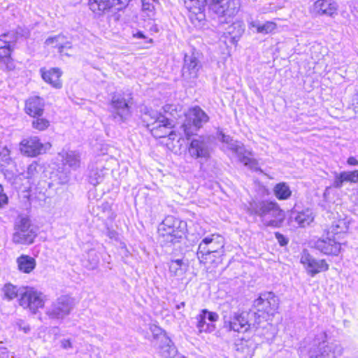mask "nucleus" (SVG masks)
<instances>
[{
    "label": "nucleus",
    "instance_id": "f257e3e1",
    "mask_svg": "<svg viewBox=\"0 0 358 358\" xmlns=\"http://www.w3.org/2000/svg\"><path fill=\"white\" fill-rule=\"evenodd\" d=\"M343 352L341 344L329 341L325 331L317 334L310 343L300 348L301 358H338Z\"/></svg>",
    "mask_w": 358,
    "mask_h": 358
},
{
    "label": "nucleus",
    "instance_id": "f03ea898",
    "mask_svg": "<svg viewBox=\"0 0 358 358\" xmlns=\"http://www.w3.org/2000/svg\"><path fill=\"white\" fill-rule=\"evenodd\" d=\"M248 212L261 218L265 227L280 228L285 219V213L275 201L254 200L250 203Z\"/></svg>",
    "mask_w": 358,
    "mask_h": 358
},
{
    "label": "nucleus",
    "instance_id": "7ed1b4c3",
    "mask_svg": "<svg viewBox=\"0 0 358 358\" xmlns=\"http://www.w3.org/2000/svg\"><path fill=\"white\" fill-rule=\"evenodd\" d=\"M225 255L224 239L218 234H211L202 239L196 252L200 264H210L217 268Z\"/></svg>",
    "mask_w": 358,
    "mask_h": 358
},
{
    "label": "nucleus",
    "instance_id": "20e7f679",
    "mask_svg": "<svg viewBox=\"0 0 358 358\" xmlns=\"http://www.w3.org/2000/svg\"><path fill=\"white\" fill-rule=\"evenodd\" d=\"M187 231V222L172 215L166 216L158 227L160 242L164 245L180 242Z\"/></svg>",
    "mask_w": 358,
    "mask_h": 358
},
{
    "label": "nucleus",
    "instance_id": "39448f33",
    "mask_svg": "<svg viewBox=\"0 0 358 358\" xmlns=\"http://www.w3.org/2000/svg\"><path fill=\"white\" fill-rule=\"evenodd\" d=\"M201 53L195 48H192L185 53L182 67V80L188 87L196 86L199 73L202 68Z\"/></svg>",
    "mask_w": 358,
    "mask_h": 358
},
{
    "label": "nucleus",
    "instance_id": "423d86ee",
    "mask_svg": "<svg viewBox=\"0 0 358 358\" xmlns=\"http://www.w3.org/2000/svg\"><path fill=\"white\" fill-rule=\"evenodd\" d=\"M210 120L208 115L199 106L191 107L185 114V120L180 127L186 139H190Z\"/></svg>",
    "mask_w": 358,
    "mask_h": 358
},
{
    "label": "nucleus",
    "instance_id": "0eeeda50",
    "mask_svg": "<svg viewBox=\"0 0 358 358\" xmlns=\"http://www.w3.org/2000/svg\"><path fill=\"white\" fill-rule=\"evenodd\" d=\"M196 137L190 138L188 145V153L194 159L207 162L213 151L216 137L210 134L195 135Z\"/></svg>",
    "mask_w": 358,
    "mask_h": 358
},
{
    "label": "nucleus",
    "instance_id": "6e6552de",
    "mask_svg": "<svg viewBox=\"0 0 358 358\" xmlns=\"http://www.w3.org/2000/svg\"><path fill=\"white\" fill-rule=\"evenodd\" d=\"M131 95V94H129L128 99L121 93H115L112 96L109 103V118L114 122L121 124L131 117V105L132 104Z\"/></svg>",
    "mask_w": 358,
    "mask_h": 358
},
{
    "label": "nucleus",
    "instance_id": "1a4fd4ad",
    "mask_svg": "<svg viewBox=\"0 0 358 358\" xmlns=\"http://www.w3.org/2000/svg\"><path fill=\"white\" fill-rule=\"evenodd\" d=\"M13 241L17 244H31L37 235L36 228L28 217H19L15 222Z\"/></svg>",
    "mask_w": 358,
    "mask_h": 358
},
{
    "label": "nucleus",
    "instance_id": "9d476101",
    "mask_svg": "<svg viewBox=\"0 0 358 358\" xmlns=\"http://www.w3.org/2000/svg\"><path fill=\"white\" fill-rule=\"evenodd\" d=\"M279 307V298L273 292H263L253 301L252 308L261 313L263 320L273 315Z\"/></svg>",
    "mask_w": 358,
    "mask_h": 358
},
{
    "label": "nucleus",
    "instance_id": "9b49d317",
    "mask_svg": "<svg viewBox=\"0 0 358 358\" xmlns=\"http://www.w3.org/2000/svg\"><path fill=\"white\" fill-rule=\"evenodd\" d=\"M240 6L239 0H215L208 7L212 13L217 15L220 23H227V18L235 16Z\"/></svg>",
    "mask_w": 358,
    "mask_h": 358
},
{
    "label": "nucleus",
    "instance_id": "f8f14e48",
    "mask_svg": "<svg viewBox=\"0 0 358 358\" xmlns=\"http://www.w3.org/2000/svg\"><path fill=\"white\" fill-rule=\"evenodd\" d=\"M73 307V299L68 295H62L46 308L45 314L50 319L63 320L71 313Z\"/></svg>",
    "mask_w": 358,
    "mask_h": 358
},
{
    "label": "nucleus",
    "instance_id": "ddd939ff",
    "mask_svg": "<svg viewBox=\"0 0 358 358\" xmlns=\"http://www.w3.org/2000/svg\"><path fill=\"white\" fill-rule=\"evenodd\" d=\"M45 301V296L41 292L31 287H26L22 296L19 299V304L36 313L38 308L44 306Z\"/></svg>",
    "mask_w": 358,
    "mask_h": 358
},
{
    "label": "nucleus",
    "instance_id": "4468645a",
    "mask_svg": "<svg viewBox=\"0 0 358 358\" xmlns=\"http://www.w3.org/2000/svg\"><path fill=\"white\" fill-rule=\"evenodd\" d=\"M131 0H88L90 9L100 16L110 11H120L127 8Z\"/></svg>",
    "mask_w": 358,
    "mask_h": 358
},
{
    "label": "nucleus",
    "instance_id": "2eb2a0df",
    "mask_svg": "<svg viewBox=\"0 0 358 358\" xmlns=\"http://www.w3.org/2000/svg\"><path fill=\"white\" fill-rule=\"evenodd\" d=\"M49 142L42 143L36 136L24 138L20 143V150L22 154L27 157H37L45 153L51 148Z\"/></svg>",
    "mask_w": 358,
    "mask_h": 358
},
{
    "label": "nucleus",
    "instance_id": "dca6fc26",
    "mask_svg": "<svg viewBox=\"0 0 358 358\" xmlns=\"http://www.w3.org/2000/svg\"><path fill=\"white\" fill-rule=\"evenodd\" d=\"M300 263L303 265L308 275L314 277L317 273L327 271L329 268V264L324 259H317L311 255L307 250H303Z\"/></svg>",
    "mask_w": 358,
    "mask_h": 358
},
{
    "label": "nucleus",
    "instance_id": "f3484780",
    "mask_svg": "<svg viewBox=\"0 0 358 358\" xmlns=\"http://www.w3.org/2000/svg\"><path fill=\"white\" fill-rule=\"evenodd\" d=\"M338 7L334 0H317L311 7L310 12L315 17L326 15L334 17L338 14Z\"/></svg>",
    "mask_w": 358,
    "mask_h": 358
},
{
    "label": "nucleus",
    "instance_id": "a211bd4d",
    "mask_svg": "<svg viewBox=\"0 0 358 358\" xmlns=\"http://www.w3.org/2000/svg\"><path fill=\"white\" fill-rule=\"evenodd\" d=\"M315 248L324 255L333 256H338L341 250L340 243L336 241L335 237L332 238L329 232H327V238L315 241Z\"/></svg>",
    "mask_w": 358,
    "mask_h": 358
},
{
    "label": "nucleus",
    "instance_id": "6ab92c4d",
    "mask_svg": "<svg viewBox=\"0 0 358 358\" xmlns=\"http://www.w3.org/2000/svg\"><path fill=\"white\" fill-rule=\"evenodd\" d=\"M15 162L10 157V150L6 146L0 145V171L10 179L14 176Z\"/></svg>",
    "mask_w": 358,
    "mask_h": 358
},
{
    "label": "nucleus",
    "instance_id": "aec40b11",
    "mask_svg": "<svg viewBox=\"0 0 358 358\" xmlns=\"http://www.w3.org/2000/svg\"><path fill=\"white\" fill-rule=\"evenodd\" d=\"M45 101L38 96H31L25 101L24 112L30 117L42 116L44 113Z\"/></svg>",
    "mask_w": 358,
    "mask_h": 358
},
{
    "label": "nucleus",
    "instance_id": "412c9836",
    "mask_svg": "<svg viewBox=\"0 0 358 358\" xmlns=\"http://www.w3.org/2000/svg\"><path fill=\"white\" fill-rule=\"evenodd\" d=\"M13 50L14 47L0 39V62L4 66L3 71H11L15 69L14 59L11 57Z\"/></svg>",
    "mask_w": 358,
    "mask_h": 358
},
{
    "label": "nucleus",
    "instance_id": "4be33fe9",
    "mask_svg": "<svg viewBox=\"0 0 358 358\" xmlns=\"http://www.w3.org/2000/svg\"><path fill=\"white\" fill-rule=\"evenodd\" d=\"M187 8H189V19L195 27H201L205 22L206 15L204 13V8L206 5H197L196 3H190L187 1Z\"/></svg>",
    "mask_w": 358,
    "mask_h": 358
},
{
    "label": "nucleus",
    "instance_id": "5701e85b",
    "mask_svg": "<svg viewBox=\"0 0 358 358\" xmlns=\"http://www.w3.org/2000/svg\"><path fill=\"white\" fill-rule=\"evenodd\" d=\"M40 71L41 73L42 78L45 82L50 84L55 88L59 89L62 87V84L60 80L62 71L59 69L52 68L48 71H44L43 69H41Z\"/></svg>",
    "mask_w": 358,
    "mask_h": 358
},
{
    "label": "nucleus",
    "instance_id": "b1692460",
    "mask_svg": "<svg viewBox=\"0 0 358 358\" xmlns=\"http://www.w3.org/2000/svg\"><path fill=\"white\" fill-rule=\"evenodd\" d=\"M174 127V121L171 117L163 115L159 112L157 120L155 122V125L152 127L151 131L153 135L158 137H164V135L159 134L162 128H173Z\"/></svg>",
    "mask_w": 358,
    "mask_h": 358
},
{
    "label": "nucleus",
    "instance_id": "393cba45",
    "mask_svg": "<svg viewBox=\"0 0 358 358\" xmlns=\"http://www.w3.org/2000/svg\"><path fill=\"white\" fill-rule=\"evenodd\" d=\"M105 176L104 169L102 166L92 164L88 167L87 180L89 183L96 186L103 182Z\"/></svg>",
    "mask_w": 358,
    "mask_h": 358
},
{
    "label": "nucleus",
    "instance_id": "a878e982",
    "mask_svg": "<svg viewBox=\"0 0 358 358\" xmlns=\"http://www.w3.org/2000/svg\"><path fill=\"white\" fill-rule=\"evenodd\" d=\"M245 31V25L241 22H236L229 25L226 29L224 34L228 35L229 41L236 44Z\"/></svg>",
    "mask_w": 358,
    "mask_h": 358
},
{
    "label": "nucleus",
    "instance_id": "bb28decb",
    "mask_svg": "<svg viewBox=\"0 0 358 358\" xmlns=\"http://www.w3.org/2000/svg\"><path fill=\"white\" fill-rule=\"evenodd\" d=\"M235 153L239 162L244 166H248L250 169H255L257 166L258 163L257 160L251 157L252 155V152L246 150L243 144Z\"/></svg>",
    "mask_w": 358,
    "mask_h": 358
},
{
    "label": "nucleus",
    "instance_id": "cd10ccee",
    "mask_svg": "<svg viewBox=\"0 0 358 358\" xmlns=\"http://www.w3.org/2000/svg\"><path fill=\"white\" fill-rule=\"evenodd\" d=\"M358 182V171L355 170L352 171H342L335 176L334 181V187L336 188H341L343 182Z\"/></svg>",
    "mask_w": 358,
    "mask_h": 358
},
{
    "label": "nucleus",
    "instance_id": "c85d7f7f",
    "mask_svg": "<svg viewBox=\"0 0 358 358\" xmlns=\"http://www.w3.org/2000/svg\"><path fill=\"white\" fill-rule=\"evenodd\" d=\"M164 340L159 342V350L164 358L174 357L177 354V348L169 336L163 337Z\"/></svg>",
    "mask_w": 358,
    "mask_h": 358
},
{
    "label": "nucleus",
    "instance_id": "c756f323",
    "mask_svg": "<svg viewBox=\"0 0 358 358\" xmlns=\"http://www.w3.org/2000/svg\"><path fill=\"white\" fill-rule=\"evenodd\" d=\"M25 288L26 287H17L10 282L6 283L1 289V292L3 294V299L8 301H12L17 296L20 298Z\"/></svg>",
    "mask_w": 358,
    "mask_h": 358
},
{
    "label": "nucleus",
    "instance_id": "7c9ffc66",
    "mask_svg": "<svg viewBox=\"0 0 358 358\" xmlns=\"http://www.w3.org/2000/svg\"><path fill=\"white\" fill-rule=\"evenodd\" d=\"M99 264V255L95 249H90L83 255L82 264L88 270H94L97 268Z\"/></svg>",
    "mask_w": 358,
    "mask_h": 358
},
{
    "label": "nucleus",
    "instance_id": "2f4dec72",
    "mask_svg": "<svg viewBox=\"0 0 358 358\" xmlns=\"http://www.w3.org/2000/svg\"><path fill=\"white\" fill-rule=\"evenodd\" d=\"M18 269L24 273H29L36 267V263L34 257L22 255L17 259Z\"/></svg>",
    "mask_w": 358,
    "mask_h": 358
},
{
    "label": "nucleus",
    "instance_id": "473e14b6",
    "mask_svg": "<svg viewBox=\"0 0 358 358\" xmlns=\"http://www.w3.org/2000/svg\"><path fill=\"white\" fill-rule=\"evenodd\" d=\"M187 260L184 259H172L169 262V271L175 276L184 275L188 269Z\"/></svg>",
    "mask_w": 358,
    "mask_h": 358
},
{
    "label": "nucleus",
    "instance_id": "72a5a7b5",
    "mask_svg": "<svg viewBox=\"0 0 358 358\" xmlns=\"http://www.w3.org/2000/svg\"><path fill=\"white\" fill-rule=\"evenodd\" d=\"M248 22L250 29L255 28L257 33L264 34L271 33L276 28V24L270 21L262 24L259 20H254L250 17Z\"/></svg>",
    "mask_w": 358,
    "mask_h": 358
},
{
    "label": "nucleus",
    "instance_id": "f704fd0d",
    "mask_svg": "<svg viewBox=\"0 0 358 358\" xmlns=\"http://www.w3.org/2000/svg\"><path fill=\"white\" fill-rule=\"evenodd\" d=\"M223 328L227 331H236V332H245L244 328L239 322L234 320V313L230 312L229 314L227 313L222 315Z\"/></svg>",
    "mask_w": 358,
    "mask_h": 358
},
{
    "label": "nucleus",
    "instance_id": "c9c22d12",
    "mask_svg": "<svg viewBox=\"0 0 358 358\" xmlns=\"http://www.w3.org/2000/svg\"><path fill=\"white\" fill-rule=\"evenodd\" d=\"M64 36L62 35L50 36L45 40V44L57 48L61 54L68 55V53L64 52V49L70 48L71 45L69 42L64 43Z\"/></svg>",
    "mask_w": 358,
    "mask_h": 358
},
{
    "label": "nucleus",
    "instance_id": "e433bc0d",
    "mask_svg": "<svg viewBox=\"0 0 358 358\" xmlns=\"http://www.w3.org/2000/svg\"><path fill=\"white\" fill-rule=\"evenodd\" d=\"M273 194L280 201L289 199L292 194L289 186L285 182L277 183L273 189Z\"/></svg>",
    "mask_w": 358,
    "mask_h": 358
},
{
    "label": "nucleus",
    "instance_id": "4c0bfd02",
    "mask_svg": "<svg viewBox=\"0 0 358 358\" xmlns=\"http://www.w3.org/2000/svg\"><path fill=\"white\" fill-rule=\"evenodd\" d=\"M65 164L73 170L78 169L80 166V155L76 151H69L64 158Z\"/></svg>",
    "mask_w": 358,
    "mask_h": 358
},
{
    "label": "nucleus",
    "instance_id": "58836bf2",
    "mask_svg": "<svg viewBox=\"0 0 358 358\" xmlns=\"http://www.w3.org/2000/svg\"><path fill=\"white\" fill-rule=\"evenodd\" d=\"M202 315L199 314L196 317V327L198 329L199 333H212L216 329L215 324L210 323L208 320H203V322L200 323Z\"/></svg>",
    "mask_w": 358,
    "mask_h": 358
},
{
    "label": "nucleus",
    "instance_id": "ea45409f",
    "mask_svg": "<svg viewBox=\"0 0 358 358\" xmlns=\"http://www.w3.org/2000/svg\"><path fill=\"white\" fill-rule=\"evenodd\" d=\"M246 315H248V317L249 329H257L258 325L261 323L262 320H263L261 313L255 309H250L249 311H246Z\"/></svg>",
    "mask_w": 358,
    "mask_h": 358
},
{
    "label": "nucleus",
    "instance_id": "a19ab883",
    "mask_svg": "<svg viewBox=\"0 0 358 358\" xmlns=\"http://www.w3.org/2000/svg\"><path fill=\"white\" fill-rule=\"evenodd\" d=\"M33 120L31 121V127L33 129L38 130L39 131H45L47 129L50 125V121L43 117L42 116H35L32 117Z\"/></svg>",
    "mask_w": 358,
    "mask_h": 358
},
{
    "label": "nucleus",
    "instance_id": "79ce46f5",
    "mask_svg": "<svg viewBox=\"0 0 358 358\" xmlns=\"http://www.w3.org/2000/svg\"><path fill=\"white\" fill-rule=\"evenodd\" d=\"M199 314L202 315L200 323L203 322V320H208L210 323L215 324L219 319V315L216 312L210 311L206 308L202 309Z\"/></svg>",
    "mask_w": 358,
    "mask_h": 358
},
{
    "label": "nucleus",
    "instance_id": "37998d69",
    "mask_svg": "<svg viewBox=\"0 0 358 358\" xmlns=\"http://www.w3.org/2000/svg\"><path fill=\"white\" fill-rule=\"evenodd\" d=\"M313 218L310 215L304 212L298 213L294 217V220L301 227H304L306 225H308L313 221Z\"/></svg>",
    "mask_w": 358,
    "mask_h": 358
},
{
    "label": "nucleus",
    "instance_id": "c03bdc74",
    "mask_svg": "<svg viewBox=\"0 0 358 358\" xmlns=\"http://www.w3.org/2000/svg\"><path fill=\"white\" fill-rule=\"evenodd\" d=\"M232 313H234V320L240 322L242 327L244 328V331H248L250 329L248 327V315H246V311H243L241 313L236 312Z\"/></svg>",
    "mask_w": 358,
    "mask_h": 358
},
{
    "label": "nucleus",
    "instance_id": "a18cd8bd",
    "mask_svg": "<svg viewBox=\"0 0 358 358\" xmlns=\"http://www.w3.org/2000/svg\"><path fill=\"white\" fill-rule=\"evenodd\" d=\"M330 230L331 231H329L328 232L330 233V236L333 238L338 234L345 232L348 230V227L344 221L340 220L338 221V223L333 224Z\"/></svg>",
    "mask_w": 358,
    "mask_h": 358
},
{
    "label": "nucleus",
    "instance_id": "49530a36",
    "mask_svg": "<svg viewBox=\"0 0 358 358\" xmlns=\"http://www.w3.org/2000/svg\"><path fill=\"white\" fill-rule=\"evenodd\" d=\"M159 112L151 109L148 115L143 117L142 122L145 124V126L148 128L150 125L154 126L155 122L157 120Z\"/></svg>",
    "mask_w": 358,
    "mask_h": 358
},
{
    "label": "nucleus",
    "instance_id": "de8ad7c7",
    "mask_svg": "<svg viewBox=\"0 0 358 358\" xmlns=\"http://www.w3.org/2000/svg\"><path fill=\"white\" fill-rule=\"evenodd\" d=\"M0 39L6 41V43H8L14 48L16 42L18 41L17 35L13 30L1 34Z\"/></svg>",
    "mask_w": 358,
    "mask_h": 358
},
{
    "label": "nucleus",
    "instance_id": "09e8293b",
    "mask_svg": "<svg viewBox=\"0 0 358 358\" xmlns=\"http://www.w3.org/2000/svg\"><path fill=\"white\" fill-rule=\"evenodd\" d=\"M150 329L152 333L153 339L159 342L162 341V340H164L163 337L169 336L167 333L164 329L157 326H152Z\"/></svg>",
    "mask_w": 358,
    "mask_h": 358
},
{
    "label": "nucleus",
    "instance_id": "8fccbe9b",
    "mask_svg": "<svg viewBox=\"0 0 358 358\" xmlns=\"http://www.w3.org/2000/svg\"><path fill=\"white\" fill-rule=\"evenodd\" d=\"M142 10L146 13L147 16L150 18L155 15V6L153 2H150V0H142Z\"/></svg>",
    "mask_w": 358,
    "mask_h": 358
},
{
    "label": "nucleus",
    "instance_id": "3c124183",
    "mask_svg": "<svg viewBox=\"0 0 358 358\" xmlns=\"http://www.w3.org/2000/svg\"><path fill=\"white\" fill-rule=\"evenodd\" d=\"M162 110L165 115H169L171 117L176 118V115L177 113L176 106L173 104H166L163 106Z\"/></svg>",
    "mask_w": 358,
    "mask_h": 358
},
{
    "label": "nucleus",
    "instance_id": "603ef678",
    "mask_svg": "<svg viewBox=\"0 0 358 358\" xmlns=\"http://www.w3.org/2000/svg\"><path fill=\"white\" fill-rule=\"evenodd\" d=\"M37 167L38 164L36 162L31 163L30 165H29L27 170V178H31L34 177L36 173H38Z\"/></svg>",
    "mask_w": 358,
    "mask_h": 358
},
{
    "label": "nucleus",
    "instance_id": "864d4df0",
    "mask_svg": "<svg viewBox=\"0 0 358 358\" xmlns=\"http://www.w3.org/2000/svg\"><path fill=\"white\" fill-rule=\"evenodd\" d=\"M217 139L223 143L228 145L233 138L229 135H226L222 131H218L217 132Z\"/></svg>",
    "mask_w": 358,
    "mask_h": 358
},
{
    "label": "nucleus",
    "instance_id": "5fc2aeb1",
    "mask_svg": "<svg viewBox=\"0 0 358 358\" xmlns=\"http://www.w3.org/2000/svg\"><path fill=\"white\" fill-rule=\"evenodd\" d=\"M275 237L280 246H285L288 244V238L281 233L275 232Z\"/></svg>",
    "mask_w": 358,
    "mask_h": 358
},
{
    "label": "nucleus",
    "instance_id": "6e6d98bb",
    "mask_svg": "<svg viewBox=\"0 0 358 358\" xmlns=\"http://www.w3.org/2000/svg\"><path fill=\"white\" fill-rule=\"evenodd\" d=\"M17 35V38L19 39L20 37H27L28 31L26 29H24L21 27H17L15 30H13Z\"/></svg>",
    "mask_w": 358,
    "mask_h": 358
},
{
    "label": "nucleus",
    "instance_id": "4d7b16f0",
    "mask_svg": "<svg viewBox=\"0 0 358 358\" xmlns=\"http://www.w3.org/2000/svg\"><path fill=\"white\" fill-rule=\"evenodd\" d=\"M242 145V143L240 142L231 140V142L227 145V147L229 150H231L234 153L237 151V150Z\"/></svg>",
    "mask_w": 358,
    "mask_h": 358
},
{
    "label": "nucleus",
    "instance_id": "13d9d810",
    "mask_svg": "<svg viewBox=\"0 0 358 358\" xmlns=\"http://www.w3.org/2000/svg\"><path fill=\"white\" fill-rule=\"evenodd\" d=\"M105 234L110 239H117L118 234L117 233V231L108 227H106Z\"/></svg>",
    "mask_w": 358,
    "mask_h": 358
},
{
    "label": "nucleus",
    "instance_id": "bf43d9fd",
    "mask_svg": "<svg viewBox=\"0 0 358 358\" xmlns=\"http://www.w3.org/2000/svg\"><path fill=\"white\" fill-rule=\"evenodd\" d=\"M215 0H185V3H187V1H189L190 3H196L197 5H208L213 2Z\"/></svg>",
    "mask_w": 358,
    "mask_h": 358
},
{
    "label": "nucleus",
    "instance_id": "052dcab7",
    "mask_svg": "<svg viewBox=\"0 0 358 358\" xmlns=\"http://www.w3.org/2000/svg\"><path fill=\"white\" fill-rule=\"evenodd\" d=\"M151 109H152V108L148 107L146 106H143L141 107L139 112L141 114V120H143V117L148 114V113L150 112V110Z\"/></svg>",
    "mask_w": 358,
    "mask_h": 358
},
{
    "label": "nucleus",
    "instance_id": "680f3d73",
    "mask_svg": "<svg viewBox=\"0 0 358 358\" xmlns=\"http://www.w3.org/2000/svg\"><path fill=\"white\" fill-rule=\"evenodd\" d=\"M61 346L64 349H69V348H72V344H71V341L69 339H63L61 341Z\"/></svg>",
    "mask_w": 358,
    "mask_h": 358
},
{
    "label": "nucleus",
    "instance_id": "e2e57ef3",
    "mask_svg": "<svg viewBox=\"0 0 358 358\" xmlns=\"http://www.w3.org/2000/svg\"><path fill=\"white\" fill-rule=\"evenodd\" d=\"M347 163L350 166H357L358 160L355 157H350L347 160Z\"/></svg>",
    "mask_w": 358,
    "mask_h": 358
},
{
    "label": "nucleus",
    "instance_id": "0e129e2a",
    "mask_svg": "<svg viewBox=\"0 0 358 358\" xmlns=\"http://www.w3.org/2000/svg\"><path fill=\"white\" fill-rule=\"evenodd\" d=\"M19 329L20 330H22L24 333L27 334L30 331L31 328L29 325L25 324H19Z\"/></svg>",
    "mask_w": 358,
    "mask_h": 358
},
{
    "label": "nucleus",
    "instance_id": "69168bd1",
    "mask_svg": "<svg viewBox=\"0 0 358 358\" xmlns=\"http://www.w3.org/2000/svg\"><path fill=\"white\" fill-rule=\"evenodd\" d=\"M8 197L6 194L0 196V208L3 207L4 204L8 203Z\"/></svg>",
    "mask_w": 358,
    "mask_h": 358
},
{
    "label": "nucleus",
    "instance_id": "338daca9",
    "mask_svg": "<svg viewBox=\"0 0 358 358\" xmlns=\"http://www.w3.org/2000/svg\"><path fill=\"white\" fill-rule=\"evenodd\" d=\"M134 36L138 38L145 39L146 38L145 35L142 31H138L136 34H134Z\"/></svg>",
    "mask_w": 358,
    "mask_h": 358
},
{
    "label": "nucleus",
    "instance_id": "774afa93",
    "mask_svg": "<svg viewBox=\"0 0 358 358\" xmlns=\"http://www.w3.org/2000/svg\"><path fill=\"white\" fill-rule=\"evenodd\" d=\"M150 31L155 33H158L159 31L158 25L156 24H153L150 27Z\"/></svg>",
    "mask_w": 358,
    "mask_h": 358
}]
</instances>
